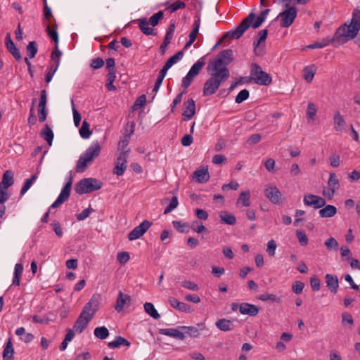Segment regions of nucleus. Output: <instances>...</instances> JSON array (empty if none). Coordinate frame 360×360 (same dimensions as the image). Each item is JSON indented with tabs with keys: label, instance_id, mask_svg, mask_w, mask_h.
Masks as SVG:
<instances>
[{
	"label": "nucleus",
	"instance_id": "f257e3e1",
	"mask_svg": "<svg viewBox=\"0 0 360 360\" xmlns=\"http://www.w3.org/2000/svg\"><path fill=\"white\" fill-rule=\"evenodd\" d=\"M269 12L270 9L269 8L262 11L255 22H253V20L255 18V14L253 13H249L247 18L242 20L236 30L227 32L222 37L220 41L214 46V49L216 48L225 38H232L235 39H239L250 26L254 29L258 28L265 20Z\"/></svg>",
	"mask_w": 360,
	"mask_h": 360
},
{
	"label": "nucleus",
	"instance_id": "f03ea898",
	"mask_svg": "<svg viewBox=\"0 0 360 360\" xmlns=\"http://www.w3.org/2000/svg\"><path fill=\"white\" fill-rule=\"evenodd\" d=\"M100 297L94 295L90 300L84 306L82 312L74 323L73 329L77 333H82L87 327L89 321L94 317L98 309Z\"/></svg>",
	"mask_w": 360,
	"mask_h": 360
},
{
	"label": "nucleus",
	"instance_id": "7ed1b4c3",
	"mask_svg": "<svg viewBox=\"0 0 360 360\" xmlns=\"http://www.w3.org/2000/svg\"><path fill=\"white\" fill-rule=\"evenodd\" d=\"M210 77L205 82L203 87V96H209L214 94L219 89L220 84L226 81L230 76L228 68H223L219 71L207 70Z\"/></svg>",
	"mask_w": 360,
	"mask_h": 360
},
{
	"label": "nucleus",
	"instance_id": "20e7f679",
	"mask_svg": "<svg viewBox=\"0 0 360 360\" xmlns=\"http://www.w3.org/2000/svg\"><path fill=\"white\" fill-rule=\"evenodd\" d=\"M233 60V51L231 49H225L221 51L215 60H210L208 63L207 70H212L219 71L223 68H227L229 65Z\"/></svg>",
	"mask_w": 360,
	"mask_h": 360
},
{
	"label": "nucleus",
	"instance_id": "39448f33",
	"mask_svg": "<svg viewBox=\"0 0 360 360\" xmlns=\"http://www.w3.org/2000/svg\"><path fill=\"white\" fill-rule=\"evenodd\" d=\"M102 186L103 183L96 179L91 177L84 178L75 184V191L79 195H82L98 191Z\"/></svg>",
	"mask_w": 360,
	"mask_h": 360
},
{
	"label": "nucleus",
	"instance_id": "423d86ee",
	"mask_svg": "<svg viewBox=\"0 0 360 360\" xmlns=\"http://www.w3.org/2000/svg\"><path fill=\"white\" fill-rule=\"evenodd\" d=\"M359 30L360 27L352 24V22L349 25L345 23L336 30V39L339 42L344 44L348 40L354 39L358 34Z\"/></svg>",
	"mask_w": 360,
	"mask_h": 360
},
{
	"label": "nucleus",
	"instance_id": "0eeeda50",
	"mask_svg": "<svg viewBox=\"0 0 360 360\" xmlns=\"http://www.w3.org/2000/svg\"><path fill=\"white\" fill-rule=\"evenodd\" d=\"M250 78L257 84L267 86L272 82L271 75L263 71L262 68L257 63H252L250 69Z\"/></svg>",
	"mask_w": 360,
	"mask_h": 360
},
{
	"label": "nucleus",
	"instance_id": "6e6552de",
	"mask_svg": "<svg viewBox=\"0 0 360 360\" xmlns=\"http://www.w3.org/2000/svg\"><path fill=\"white\" fill-rule=\"evenodd\" d=\"M283 7L285 9L278 14L277 19L280 20L281 27H288L296 18L297 10L294 5L285 6L283 4Z\"/></svg>",
	"mask_w": 360,
	"mask_h": 360
},
{
	"label": "nucleus",
	"instance_id": "1a4fd4ad",
	"mask_svg": "<svg viewBox=\"0 0 360 360\" xmlns=\"http://www.w3.org/2000/svg\"><path fill=\"white\" fill-rule=\"evenodd\" d=\"M72 185V176L70 174L69 179L63 188L59 196L56 200L51 205V208H57L60 206L64 202L68 200Z\"/></svg>",
	"mask_w": 360,
	"mask_h": 360
},
{
	"label": "nucleus",
	"instance_id": "9d476101",
	"mask_svg": "<svg viewBox=\"0 0 360 360\" xmlns=\"http://www.w3.org/2000/svg\"><path fill=\"white\" fill-rule=\"evenodd\" d=\"M152 223L148 220L143 221L139 226L133 229L128 234L129 240H134L141 237L151 226Z\"/></svg>",
	"mask_w": 360,
	"mask_h": 360
},
{
	"label": "nucleus",
	"instance_id": "9b49d317",
	"mask_svg": "<svg viewBox=\"0 0 360 360\" xmlns=\"http://www.w3.org/2000/svg\"><path fill=\"white\" fill-rule=\"evenodd\" d=\"M129 149L121 152L117 158L113 173L117 176H122L127 169V159L129 156Z\"/></svg>",
	"mask_w": 360,
	"mask_h": 360
},
{
	"label": "nucleus",
	"instance_id": "f8f14e48",
	"mask_svg": "<svg viewBox=\"0 0 360 360\" xmlns=\"http://www.w3.org/2000/svg\"><path fill=\"white\" fill-rule=\"evenodd\" d=\"M303 202L305 205L313 207L314 209L321 208L326 203L324 198L313 194L304 195Z\"/></svg>",
	"mask_w": 360,
	"mask_h": 360
},
{
	"label": "nucleus",
	"instance_id": "ddd939ff",
	"mask_svg": "<svg viewBox=\"0 0 360 360\" xmlns=\"http://www.w3.org/2000/svg\"><path fill=\"white\" fill-rule=\"evenodd\" d=\"M265 196L274 204L282 202V193L276 186H267L264 191Z\"/></svg>",
	"mask_w": 360,
	"mask_h": 360
},
{
	"label": "nucleus",
	"instance_id": "4468645a",
	"mask_svg": "<svg viewBox=\"0 0 360 360\" xmlns=\"http://www.w3.org/2000/svg\"><path fill=\"white\" fill-rule=\"evenodd\" d=\"M184 111L182 112L183 120H190L195 114V102L193 98H189L184 103Z\"/></svg>",
	"mask_w": 360,
	"mask_h": 360
},
{
	"label": "nucleus",
	"instance_id": "2eb2a0df",
	"mask_svg": "<svg viewBox=\"0 0 360 360\" xmlns=\"http://www.w3.org/2000/svg\"><path fill=\"white\" fill-rule=\"evenodd\" d=\"M268 34L266 29L262 30L259 32V39L254 41V52L258 56H262L264 54V46H261L262 42L265 41Z\"/></svg>",
	"mask_w": 360,
	"mask_h": 360
},
{
	"label": "nucleus",
	"instance_id": "dca6fc26",
	"mask_svg": "<svg viewBox=\"0 0 360 360\" xmlns=\"http://www.w3.org/2000/svg\"><path fill=\"white\" fill-rule=\"evenodd\" d=\"M101 150V147L99 143L95 141L86 150L83 155L86 157L89 160L93 162L99 155Z\"/></svg>",
	"mask_w": 360,
	"mask_h": 360
},
{
	"label": "nucleus",
	"instance_id": "f3484780",
	"mask_svg": "<svg viewBox=\"0 0 360 360\" xmlns=\"http://www.w3.org/2000/svg\"><path fill=\"white\" fill-rule=\"evenodd\" d=\"M259 309L257 306L248 302H243L239 306V311L242 314L255 316L258 314Z\"/></svg>",
	"mask_w": 360,
	"mask_h": 360
},
{
	"label": "nucleus",
	"instance_id": "a211bd4d",
	"mask_svg": "<svg viewBox=\"0 0 360 360\" xmlns=\"http://www.w3.org/2000/svg\"><path fill=\"white\" fill-rule=\"evenodd\" d=\"M6 46L16 60H20L22 58L20 51L12 41L9 33L6 36Z\"/></svg>",
	"mask_w": 360,
	"mask_h": 360
},
{
	"label": "nucleus",
	"instance_id": "6ab92c4d",
	"mask_svg": "<svg viewBox=\"0 0 360 360\" xmlns=\"http://www.w3.org/2000/svg\"><path fill=\"white\" fill-rule=\"evenodd\" d=\"M161 335L169 336L177 340H184L185 339L184 333L177 328H160L158 330Z\"/></svg>",
	"mask_w": 360,
	"mask_h": 360
},
{
	"label": "nucleus",
	"instance_id": "aec40b11",
	"mask_svg": "<svg viewBox=\"0 0 360 360\" xmlns=\"http://www.w3.org/2000/svg\"><path fill=\"white\" fill-rule=\"evenodd\" d=\"M328 288L333 293H336L339 287L338 278L336 275L326 274L325 276Z\"/></svg>",
	"mask_w": 360,
	"mask_h": 360
},
{
	"label": "nucleus",
	"instance_id": "412c9836",
	"mask_svg": "<svg viewBox=\"0 0 360 360\" xmlns=\"http://www.w3.org/2000/svg\"><path fill=\"white\" fill-rule=\"evenodd\" d=\"M130 301L131 297L129 295L124 294L122 291H120L117 297L115 309L117 312H120L123 309L124 305L129 303Z\"/></svg>",
	"mask_w": 360,
	"mask_h": 360
},
{
	"label": "nucleus",
	"instance_id": "4be33fe9",
	"mask_svg": "<svg viewBox=\"0 0 360 360\" xmlns=\"http://www.w3.org/2000/svg\"><path fill=\"white\" fill-rule=\"evenodd\" d=\"M168 301H169L170 305L173 308H174L180 311L187 312V313H189L191 311V307L188 304H187L184 302H179L177 299H176L174 297H169Z\"/></svg>",
	"mask_w": 360,
	"mask_h": 360
},
{
	"label": "nucleus",
	"instance_id": "5701e85b",
	"mask_svg": "<svg viewBox=\"0 0 360 360\" xmlns=\"http://www.w3.org/2000/svg\"><path fill=\"white\" fill-rule=\"evenodd\" d=\"M193 178L198 183H205L210 179V174L207 169H201L194 172Z\"/></svg>",
	"mask_w": 360,
	"mask_h": 360
},
{
	"label": "nucleus",
	"instance_id": "b1692460",
	"mask_svg": "<svg viewBox=\"0 0 360 360\" xmlns=\"http://www.w3.org/2000/svg\"><path fill=\"white\" fill-rule=\"evenodd\" d=\"M61 56L62 52L59 50L58 46H55L51 54V60L53 61V64L51 67H53L52 70L55 72H56L60 65Z\"/></svg>",
	"mask_w": 360,
	"mask_h": 360
},
{
	"label": "nucleus",
	"instance_id": "393cba45",
	"mask_svg": "<svg viewBox=\"0 0 360 360\" xmlns=\"http://www.w3.org/2000/svg\"><path fill=\"white\" fill-rule=\"evenodd\" d=\"M215 326L221 331H230L233 328V321L226 319H219L216 321Z\"/></svg>",
	"mask_w": 360,
	"mask_h": 360
},
{
	"label": "nucleus",
	"instance_id": "a878e982",
	"mask_svg": "<svg viewBox=\"0 0 360 360\" xmlns=\"http://www.w3.org/2000/svg\"><path fill=\"white\" fill-rule=\"evenodd\" d=\"M139 22V27L141 31L146 35H155L156 33L154 30L148 27L149 22L146 18H141L137 20Z\"/></svg>",
	"mask_w": 360,
	"mask_h": 360
},
{
	"label": "nucleus",
	"instance_id": "bb28decb",
	"mask_svg": "<svg viewBox=\"0 0 360 360\" xmlns=\"http://www.w3.org/2000/svg\"><path fill=\"white\" fill-rule=\"evenodd\" d=\"M337 213V208L331 205H328L319 211L320 217L323 218L332 217Z\"/></svg>",
	"mask_w": 360,
	"mask_h": 360
},
{
	"label": "nucleus",
	"instance_id": "cd10ccee",
	"mask_svg": "<svg viewBox=\"0 0 360 360\" xmlns=\"http://www.w3.org/2000/svg\"><path fill=\"white\" fill-rule=\"evenodd\" d=\"M14 349L11 339L8 340L6 345L3 351L4 360H13V359Z\"/></svg>",
	"mask_w": 360,
	"mask_h": 360
},
{
	"label": "nucleus",
	"instance_id": "c85d7f7f",
	"mask_svg": "<svg viewBox=\"0 0 360 360\" xmlns=\"http://www.w3.org/2000/svg\"><path fill=\"white\" fill-rule=\"evenodd\" d=\"M219 217L222 223L228 225H234L236 223V217L227 211H221Z\"/></svg>",
	"mask_w": 360,
	"mask_h": 360
},
{
	"label": "nucleus",
	"instance_id": "c756f323",
	"mask_svg": "<svg viewBox=\"0 0 360 360\" xmlns=\"http://www.w3.org/2000/svg\"><path fill=\"white\" fill-rule=\"evenodd\" d=\"M316 68L314 65L306 66L303 69V77L307 82H311L316 74Z\"/></svg>",
	"mask_w": 360,
	"mask_h": 360
},
{
	"label": "nucleus",
	"instance_id": "7c9ffc66",
	"mask_svg": "<svg viewBox=\"0 0 360 360\" xmlns=\"http://www.w3.org/2000/svg\"><path fill=\"white\" fill-rule=\"evenodd\" d=\"M334 127L336 131H342L344 126L346 124L343 116L339 111H336L334 114Z\"/></svg>",
	"mask_w": 360,
	"mask_h": 360
},
{
	"label": "nucleus",
	"instance_id": "2f4dec72",
	"mask_svg": "<svg viewBox=\"0 0 360 360\" xmlns=\"http://www.w3.org/2000/svg\"><path fill=\"white\" fill-rule=\"evenodd\" d=\"M40 136L47 141L49 146H51L53 139V132L48 124H45L40 132Z\"/></svg>",
	"mask_w": 360,
	"mask_h": 360
},
{
	"label": "nucleus",
	"instance_id": "473e14b6",
	"mask_svg": "<svg viewBox=\"0 0 360 360\" xmlns=\"http://www.w3.org/2000/svg\"><path fill=\"white\" fill-rule=\"evenodd\" d=\"M91 162L86 157L82 155L77 160L75 168L76 172L79 173L83 172Z\"/></svg>",
	"mask_w": 360,
	"mask_h": 360
},
{
	"label": "nucleus",
	"instance_id": "72a5a7b5",
	"mask_svg": "<svg viewBox=\"0 0 360 360\" xmlns=\"http://www.w3.org/2000/svg\"><path fill=\"white\" fill-rule=\"evenodd\" d=\"M22 271H23L22 265L19 263L16 264L15 265V269H14L13 278V283H12L13 285H16V286L20 285V278H21Z\"/></svg>",
	"mask_w": 360,
	"mask_h": 360
},
{
	"label": "nucleus",
	"instance_id": "f704fd0d",
	"mask_svg": "<svg viewBox=\"0 0 360 360\" xmlns=\"http://www.w3.org/2000/svg\"><path fill=\"white\" fill-rule=\"evenodd\" d=\"M122 345L129 347L130 345V342L121 336H116L113 341L110 342L108 344V346L111 349L117 348Z\"/></svg>",
	"mask_w": 360,
	"mask_h": 360
},
{
	"label": "nucleus",
	"instance_id": "c9c22d12",
	"mask_svg": "<svg viewBox=\"0 0 360 360\" xmlns=\"http://www.w3.org/2000/svg\"><path fill=\"white\" fill-rule=\"evenodd\" d=\"M179 328L184 333V335H188L191 338H198L200 335V330L193 326H180Z\"/></svg>",
	"mask_w": 360,
	"mask_h": 360
},
{
	"label": "nucleus",
	"instance_id": "e433bc0d",
	"mask_svg": "<svg viewBox=\"0 0 360 360\" xmlns=\"http://www.w3.org/2000/svg\"><path fill=\"white\" fill-rule=\"evenodd\" d=\"M205 65V61L204 60V58L202 57L192 65L191 68L188 72L193 74L195 77H196L200 73L201 69Z\"/></svg>",
	"mask_w": 360,
	"mask_h": 360
},
{
	"label": "nucleus",
	"instance_id": "4c0bfd02",
	"mask_svg": "<svg viewBox=\"0 0 360 360\" xmlns=\"http://www.w3.org/2000/svg\"><path fill=\"white\" fill-rule=\"evenodd\" d=\"M92 132L90 130V124L86 122V120H84L82 122V125L79 129V134L83 139H89L91 135Z\"/></svg>",
	"mask_w": 360,
	"mask_h": 360
},
{
	"label": "nucleus",
	"instance_id": "58836bf2",
	"mask_svg": "<svg viewBox=\"0 0 360 360\" xmlns=\"http://www.w3.org/2000/svg\"><path fill=\"white\" fill-rule=\"evenodd\" d=\"M184 51H179L176 52L174 55L170 57L165 63V65L168 68H170L173 65L176 63L179 60H180L184 56Z\"/></svg>",
	"mask_w": 360,
	"mask_h": 360
},
{
	"label": "nucleus",
	"instance_id": "ea45409f",
	"mask_svg": "<svg viewBox=\"0 0 360 360\" xmlns=\"http://www.w3.org/2000/svg\"><path fill=\"white\" fill-rule=\"evenodd\" d=\"M144 310L145 311L149 314L151 317L155 319H158L160 318V314L155 309L154 305L150 302H146L144 304Z\"/></svg>",
	"mask_w": 360,
	"mask_h": 360
},
{
	"label": "nucleus",
	"instance_id": "a19ab883",
	"mask_svg": "<svg viewBox=\"0 0 360 360\" xmlns=\"http://www.w3.org/2000/svg\"><path fill=\"white\" fill-rule=\"evenodd\" d=\"M94 335L101 340L107 338L109 335V331L105 326L97 327L94 331Z\"/></svg>",
	"mask_w": 360,
	"mask_h": 360
},
{
	"label": "nucleus",
	"instance_id": "79ce46f5",
	"mask_svg": "<svg viewBox=\"0 0 360 360\" xmlns=\"http://www.w3.org/2000/svg\"><path fill=\"white\" fill-rule=\"evenodd\" d=\"M26 51L30 58H34L38 51L37 42L34 41L29 42L27 45Z\"/></svg>",
	"mask_w": 360,
	"mask_h": 360
},
{
	"label": "nucleus",
	"instance_id": "37998d69",
	"mask_svg": "<svg viewBox=\"0 0 360 360\" xmlns=\"http://www.w3.org/2000/svg\"><path fill=\"white\" fill-rule=\"evenodd\" d=\"M250 193L249 191L242 192L237 200V204L242 203L243 206L248 207L250 205Z\"/></svg>",
	"mask_w": 360,
	"mask_h": 360
},
{
	"label": "nucleus",
	"instance_id": "c03bdc74",
	"mask_svg": "<svg viewBox=\"0 0 360 360\" xmlns=\"http://www.w3.org/2000/svg\"><path fill=\"white\" fill-rule=\"evenodd\" d=\"M37 179V174H33L30 179H27L25 180L21 191H20V195H24L32 186V184L36 181Z\"/></svg>",
	"mask_w": 360,
	"mask_h": 360
},
{
	"label": "nucleus",
	"instance_id": "a18cd8bd",
	"mask_svg": "<svg viewBox=\"0 0 360 360\" xmlns=\"http://www.w3.org/2000/svg\"><path fill=\"white\" fill-rule=\"evenodd\" d=\"M328 185L330 188H333L334 190L338 189L340 186L339 179H338L336 174L335 173H330L329 179L328 181Z\"/></svg>",
	"mask_w": 360,
	"mask_h": 360
},
{
	"label": "nucleus",
	"instance_id": "49530a36",
	"mask_svg": "<svg viewBox=\"0 0 360 360\" xmlns=\"http://www.w3.org/2000/svg\"><path fill=\"white\" fill-rule=\"evenodd\" d=\"M309 0H274V3L285 4V6H292L295 4L304 5L307 3Z\"/></svg>",
	"mask_w": 360,
	"mask_h": 360
},
{
	"label": "nucleus",
	"instance_id": "de8ad7c7",
	"mask_svg": "<svg viewBox=\"0 0 360 360\" xmlns=\"http://www.w3.org/2000/svg\"><path fill=\"white\" fill-rule=\"evenodd\" d=\"M321 42L322 43V44H324V47L330 44H333L335 47H338V46L343 44L342 43L339 42V41H338V39H336V32H335L334 36L332 38H324L321 41Z\"/></svg>",
	"mask_w": 360,
	"mask_h": 360
},
{
	"label": "nucleus",
	"instance_id": "09e8293b",
	"mask_svg": "<svg viewBox=\"0 0 360 360\" xmlns=\"http://www.w3.org/2000/svg\"><path fill=\"white\" fill-rule=\"evenodd\" d=\"M164 17V12L162 11H160L158 13L153 14L150 18H149V23L155 27L156 26L159 21L162 20Z\"/></svg>",
	"mask_w": 360,
	"mask_h": 360
},
{
	"label": "nucleus",
	"instance_id": "8fccbe9b",
	"mask_svg": "<svg viewBox=\"0 0 360 360\" xmlns=\"http://www.w3.org/2000/svg\"><path fill=\"white\" fill-rule=\"evenodd\" d=\"M324 244L328 250H338V243L336 240V239L334 238L333 237H330L328 239H327L325 241Z\"/></svg>",
	"mask_w": 360,
	"mask_h": 360
},
{
	"label": "nucleus",
	"instance_id": "3c124183",
	"mask_svg": "<svg viewBox=\"0 0 360 360\" xmlns=\"http://www.w3.org/2000/svg\"><path fill=\"white\" fill-rule=\"evenodd\" d=\"M180 285L181 287L188 289V290H193V291H198L199 290V286L196 283H195L191 281H188V280L183 281L180 282Z\"/></svg>",
	"mask_w": 360,
	"mask_h": 360
},
{
	"label": "nucleus",
	"instance_id": "603ef678",
	"mask_svg": "<svg viewBox=\"0 0 360 360\" xmlns=\"http://www.w3.org/2000/svg\"><path fill=\"white\" fill-rule=\"evenodd\" d=\"M179 205L178 198L176 196H173L171 199L169 205L165 209L164 214H167L173 210L176 209Z\"/></svg>",
	"mask_w": 360,
	"mask_h": 360
},
{
	"label": "nucleus",
	"instance_id": "864d4df0",
	"mask_svg": "<svg viewBox=\"0 0 360 360\" xmlns=\"http://www.w3.org/2000/svg\"><path fill=\"white\" fill-rule=\"evenodd\" d=\"M249 91L247 89L241 90L236 97L235 102L236 103H241L244 101L247 100L249 97Z\"/></svg>",
	"mask_w": 360,
	"mask_h": 360
},
{
	"label": "nucleus",
	"instance_id": "5fc2aeb1",
	"mask_svg": "<svg viewBox=\"0 0 360 360\" xmlns=\"http://www.w3.org/2000/svg\"><path fill=\"white\" fill-rule=\"evenodd\" d=\"M316 112L317 108L315 104L313 103H309L307 110V117L309 120H313L314 118V116L316 115Z\"/></svg>",
	"mask_w": 360,
	"mask_h": 360
},
{
	"label": "nucleus",
	"instance_id": "6e6d98bb",
	"mask_svg": "<svg viewBox=\"0 0 360 360\" xmlns=\"http://www.w3.org/2000/svg\"><path fill=\"white\" fill-rule=\"evenodd\" d=\"M195 77L193 74L188 72L182 79L181 86L184 89H187L191 84Z\"/></svg>",
	"mask_w": 360,
	"mask_h": 360
},
{
	"label": "nucleus",
	"instance_id": "4d7b16f0",
	"mask_svg": "<svg viewBox=\"0 0 360 360\" xmlns=\"http://www.w3.org/2000/svg\"><path fill=\"white\" fill-rule=\"evenodd\" d=\"M46 103H47V92L45 89H43L40 92V98L39 103L38 105V108L41 109H46Z\"/></svg>",
	"mask_w": 360,
	"mask_h": 360
},
{
	"label": "nucleus",
	"instance_id": "13d9d810",
	"mask_svg": "<svg viewBox=\"0 0 360 360\" xmlns=\"http://www.w3.org/2000/svg\"><path fill=\"white\" fill-rule=\"evenodd\" d=\"M186 7V4L183 1H176L169 5L167 9L169 10L170 13H174L179 9H182Z\"/></svg>",
	"mask_w": 360,
	"mask_h": 360
},
{
	"label": "nucleus",
	"instance_id": "bf43d9fd",
	"mask_svg": "<svg viewBox=\"0 0 360 360\" xmlns=\"http://www.w3.org/2000/svg\"><path fill=\"white\" fill-rule=\"evenodd\" d=\"M172 224H173L174 227L176 228L178 230V231L180 233H184V232L188 231V230L184 229V228L188 227V225L185 222H182L181 221H173Z\"/></svg>",
	"mask_w": 360,
	"mask_h": 360
},
{
	"label": "nucleus",
	"instance_id": "052dcab7",
	"mask_svg": "<svg viewBox=\"0 0 360 360\" xmlns=\"http://www.w3.org/2000/svg\"><path fill=\"white\" fill-rule=\"evenodd\" d=\"M351 22L352 24H355L360 27V7H357L354 10Z\"/></svg>",
	"mask_w": 360,
	"mask_h": 360
},
{
	"label": "nucleus",
	"instance_id": "680f3d73",
	"mask_svg": "<svg viewBox=\"0 0 360 360\" xmlns=\"http://www.w3.org/2000/svg\"><path fill=\"white\" fill-rule=\"evenodd\" d=\"M276 247L277 245L274 240L271 239L268 242L266 252L269 256L273 257L275 255Z\"/></svg>",
	"mask_w": 360,
	"mask_h": 360
},
{
	"label": "nucleus",
	"instance_id": "e2e57ef3",
	"mask_svg": "<svg viewBox=\"0 0 360 360\" xmlns=\"http://www.w3.org/2000/svg\"><path fill=\"white\" fill-rule=\"evenodd\" d=\"M296 236L301 245L304 246L307 245L308 238L306 233L303 231H297Z\"/></svg>",
	"mask_w": 360,
	"mask_h": 360
},
{
	"label": "nucleus",
	"instance_id": "0e129e2a",
	"mask_svg": "<svg viewBox=\"0 0 360 360\" xmlns=\"http://www.w3.org/2000/svg\"><path fill=\"white\" fill-rule=\"evenodd\" d=\"M94 210L91 207H88L84 210L79 214L77 215V219L78 221H82L86 219L91 213H92Z\"/></svg>",
	"mask_w": 360,
	"mask_h": 360
},
{
	"label": "nucleus",
	"instance_id": "69168bd1",
	"mask_svg": "<svg viewBox=\"0 0 360 360\" xmlns=\"http://www.w3.org/2000/svg\"><path fill=\"white\" fill-rule=\"evenodd\" d=\"M129 254L127 252H121L117 254V259L121 264H124L129 260Z\"/></svg>",
	"mask_w": 360,
	"mask_h": 360
},
{
	"label": "nucleus",
	"instance_id": "338daca9",
	"mask_svg": "<svg viewBox=\"0 0 360 360\" xmlns=\"http://www.w3.org/2000/svg\"><path fill=\"white\" fill-rule=\"evenodd\" d=\"M310 285L314 291H319L320 290V279L314 276L310 278Z\"/></svg>",
	"mask_w": 360,
	"mask_h": 360
},
{
	"label": "nucleus",
	"instance_id": "774afa93",
	"mask_svg": "<svg viewBox=\"0 0 360 360\" xmlns=\"http://www.w3.org/2000/svg\"><path fill=\"white\" fill-rule=\"evenodd\" d=\"M259 299L262 301H273V302H277L278 301V297H277L274 294H269V293H264L259 295Z\"/></svg>",
	"mask_w": 360,
	"mask_h": 360
}]
</instances>
